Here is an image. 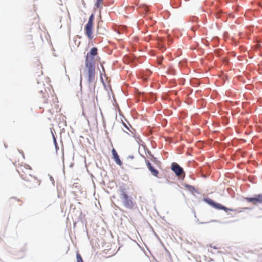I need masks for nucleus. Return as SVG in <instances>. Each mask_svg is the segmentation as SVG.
I'll return each instance as SVG.
<instances>
[{"label": "nucleus", "mask_w": 262, "mask_h": 262, "mask_svg": "<svg viewBox=\"0 0 262 262\" xmlns=\"http://www.w3.org/2000/svg\"><path fill=\"white\" fill-rule=\"evenodd\" d=\"M17 171L22 179L30 183L28 185L29 188H35L40 185V181L33 175V170L30 165L20 164L17 167Z\"/></svg>", "instance_id": "obj_1"}, {"label": "nucleus", "mask_w": 262, "mask_h": 262, "mask_svg": "<svg viewBox=\"0 0 262 262\" xmlns=\"http://www.w3.org/2000/svg\"><path fill=\"white\" fill-rule=\"evenodd\" d=\"M120 192L121 198L124 206L126 208L133 209L135 203L133 201L132 199L127 195L124 189H121Z\"/></svg>", "instance_id": "obj_2"}, {"label": "nucleus", "mask_w": 262, "mask_h": 262, "mask_svg": "<svg viewBox=\"0 0 262 262\" xmlns=\"http://www.w3.org/2000/svg\"><path fill=\"white\" fill-rule=\"evenodd\" d=\"M98 58V49L96 47H93L86 54L85 64H95L96 61Z\"/></svg>", "instance_id": "obj_3"}, {"label": "nucleus", "mask_w": 262, "mask_h": 262, "mask_svg": "<svg viewBox=\"0 0 262 262\" xmlns=\"http://www.w3.org/2000/svg\"><path fill=\"white\" fill-rule=\"evenodd\" d=\"M94 16L92 14L89 17V21L84 27V31L86 35L90 40L93 38V28L94 23Z\"/></svg>", "instance_id": "obj_4"}, {"label": "nucleus", "mask_w": 262, "mask_h": 262, "mask_svg": "<svg viewBox=\"0 0 262 262\" xmlns=\"http://www.w3.org/2000/svg\"><path fill=\"white\" fill-rule=\"evenodd\" d=\"M85 66L89 82L91 83L94 81L95 78V64H85Z\"/></svg>", "instance_id": "obj_5"}, {"label": "nucleus", "mask_w": 262, "mask_h": 262, "mask_svg": "<svg viewBox=\"0 0 262 262\" xmlns=\"http://www.w3.org/2000/svg\"><path fill=\"white\" fill-rule=\"evenodd\" d=\"M203 201L209 205L211 206L212 207L217 209L223 210L225 211H227L228 210L233 211L235 210V209L228 208L219 203L215 202L212 200L208 198H204Z\"/></svg>", "instance_id": "obj_6"}, {"label": "nucleus", "mask_w": 262, "mask_h": 262, "mask_svg": "<svg viewBox=\"0 0 262 262\" xmlns=\"http://www.w3.org/2000/svg\"><path fill=\"white\" fill-rule=\"evenodd\" d=\"M245 199L248 202L252 203L253 205H257L262 204V194H255L253 197H247Z\"/></svg>", "instance_id": "obj_7"}, {"label": "nucleus", "mask_w": 262, "mask_h": 262, "mask_svg": "<svg viewBox=\"0 0 262 262\" xmlns=\"http://www.w3.org/2000/svg\"><path fill=\"white\" fill-rule=\"evenodd\" d=\"M171 169L175 173L177 176H180L184 173L183 168L180 166L176 163H172L171 165Z\"/></svg>", "instance_id": "obj_8"}, {"label": "nucleus", "mask_w": 262, "mask_h": 262, "mask_svg": "<svg viewBox=\"0 0 262 262\" xmlns=\"http://www.w3.org/2000/svg\"><path fill=\"white\" fill-rule=\"evenodd\" d=\"M49 97V94L46 90L44 92L41 90L38 95V98L41 99L40 101L43 103H48Z\"/></svg>", "instance_id": "obj_9"}, {"label": "nucleus", "mask_w": 262, "mask_h": 262, "mask_svg": "<svg viewBox=\"0 0 262 262\" xmlns=\"http://www.w3.org/2000/svg\"><path fill=\"white\" fill-rule=\"evenodd\" d=\"M112 152L113 155V158L114 161L118 165H119V166H121L122 165V162L120 160L116 150L114 148H113Z\"/></svg>", "instance_id": "obj_10"}, {"label": "nucleus", "mask_w": 262, "mask_h": 262, "mask_svg": "<svg viewBox=\"0 0 262 262\" xmlns=\"http://www.w3.org/2000/svg\"><path fill=\"white\" fill-rule=\"evenodd\" d=\"M147 166L150 171L151 172V174L155 176V177H158L159 174V171L158 170L154 168L153 166H151V163L149 162V161H147Z\"/></svg>", "instance_id": "obj_11"}, {"label": "nucleus", "mask_w": 262, "mask_h": 262, "mask_svg": "<svg viewBox=\"0 0 262 262\" xmlns=\"http://www.w3.org/2000/svg\"><path fill=\"white\" fill-rule=\"evenodd\" d=\"M103 0H97V2L95 4L96 6L98 8H101L103 4Z\"/></svg>", "instance_id": "obj_12"}, {"label": "nucleus", "mask_w": 262, "mask_h": 262, "mask_svg": "<svg viewBox=\"0 0 262 262\" xmlns=\"http://www.w3.org/2000/svg\"><path fill=\"white\" fill-rule=\"evenodd\" d=\"M123 124L125 127V128H123V130L124 132H125L127 134H128V132L132 133L129 127L128 126H127V125L126 124H125L124 123H123Z\"/></svg>", "instance_id": "obj_13"}, {"label": "nucleus", "mask_w": 262, "mask_h": 262, "mask_svg": "<svg viewBox=\"0 0 262 262\" xmlns=\"http://www.w3.org/2000/svg\"><path fill=\"white\" fill-rule=\"evenodd\" d=\"M76 259L77 262H83L80 254L78 252L76 253Z\"/></svg>", "instance_id": "obj_14"}, {"label": "nucleus", "mask_w": 262, "mask_h": 262, "mask_svg": "<svg viewBox=\"0 0 262 262\" xmlns=\"http://www.w3.org/2000/svg\"><path fill=\"white\" fill-rule=\"evenodd\" d=\"M16 201L19 202V201H20V200L19 199H17L16 198H15L14 197L11 198L9 200L10 204L13 203Z\"/></svg>", "instance_id": "obj_15"}, {"label": "nucleus", "mask_w": 262, "mask_h": 262, "mask_svg": "<svg viewBox=\"0 0 262 262\" xmlns=\"http://www.w3.org/2000/svg\"><path fill=\"white\" fill-rule=\"evenodd\" d=\"M54 143L55 144V145L56 146V145H57L56 140L54 137Z\"/></svg>", "instance_id": "obj_16"}, {"label": "nucleus", "mask_w": 262, "mask_h": 262, "mask_svg": "<svg viewBox=\"0 0 262 262\" xmlns=\"http://www.w3.org/2000/svg\"><path fill=\"white\" fill-rule=\"evenodd\" d=\"M210 247H213V248L214 249H217V247H215V246L212 247V246L210 245Z\"/></svg>", "instance_id": "obj_17"}, {"label": "nucleus", "mask_w": 262, "mask_h": 262, "mask_svg": "<svg viewBox=\"0 0 262 262\" xmlns=\"http://www.w3.org/2000/svg\"><path fill=\"white\" fill-rule=\"evenodd\" d=\"M38 64H39V66L40 67V68L39 69H40L41 68V65H40V62H38Z\"/></svg>", "instance_id": "obj_18"}, {"label": "nucleus", "mask_w": 262, "mask_h": 262, "mask_svg": "<svg viewBox=\"0 0 262 262\" xmlns=\"http://www.w3.org/2000/svg\"><path fill=\"white\" fill-rule=\"evenodd\" d=\"M191 186H189V188H191ZM192 188H194L193 187H192Z\"/></svg>", "instance_id": "obj_19"}, {"label": "nucleus", "mask_w": 262, "mask_h": 262, "mask_svg": "<svg viewBox=\"0 0 262 262\" xmlns=\"http://www.w3.org/2000/svg\"><path fill=\"white\" fill-rule=\"evenodd\" d=\"M40 73L41 74H42V71H40Z\"/></svg>", "instance_id": "obj_20"}]
</instances>
